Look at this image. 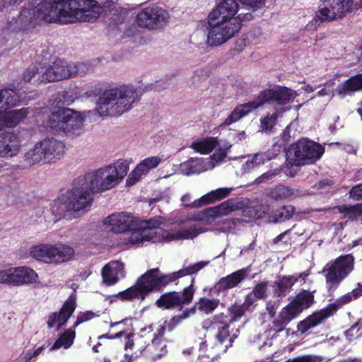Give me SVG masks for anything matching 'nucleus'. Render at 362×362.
I'll return each instance as SVG.
<instances>
[{"label": "nucleus", "instance_id": "49", "mask_svg": "<svg viewBox=\"0 0 362 362\" xmlns=\"http://www.w3.org/2000/svg\"><path fill=\"white\" fill-rule=\"evenodd\" d=\"M278 117L276 112L268 115L261 119V128L263 130H270L275 125Z\"/></svg>", "mask_w": 362, "mask_h": 362}, {"label": "nucleus", "instance_id": "64", "mask_svg": "<svg viewBox=\"0 0 362 362\" xmlns=\"http://www.w3.org/2000/svg\"><path fill=\"white\" fill-rule=\"evenodd\" d=\"M152 330H153V327H152V325H150V326H148V327H145V328L142 329L141 330V332L142 333H144V332H148V333H150L151 332H152Z\"/></svg>", "mask_w": 362, "mask_h": 362}, {"label": "nucleus", "instance_id": "5", "mask_svg": "<svg viewBox=\"0 0 362 362\" xmlns=\"http://www.w3.org/2000/svg\"><path fill=\"white\" fill-rule=\"evenodd\" d=\"M298 94L293 90L282 86L262 91L256 99L235 107L232 112L225 119L221 126H229L239 121L252 110L258 108L265 103L274 102L278 105H285L296 98Z\"/></svg>", "mask_w": 362, "mask_h": 362}, {"label": "nucleus", "instance_id": "9", "mask_svg": "<svg viewBox=\"0 0 362 362\" xmlns=\"http://www.w3.org/2000/svg\"><path fill=\"white\" fill-rule=\"evenodd\" d=\"M207 264L208 262H199L166 275L161 274L158 269H153L141 276L136 284L145 297L151 291L159 289L160 287L173 282L179 278L198 272Z\"/></svg>", "mask_w": 362, "mask_h": 362}, {"label": "nucleus", "instance_id": "6", "mask_svg": "<svg viewBox=\"0 0 362 362\" xmlns=\"http://www.w3.org/2000/svg\"><path fill=\"white\" fill-rule=\"evenodd\" d=\"M28 113L26 108L0 112V158H12L21 151L22 141L18 134L3 130L5 127H15L26 117Z\"/></svg>", "mask_w": 362, "mask_h": 362}, {"label": "nucleus", "instance_id": "16", "mask_svg": "<svg viewBox=\"0 0 362 362\" xmlns=\"http://www.w3.org/2000/svg\"><path fill=\"white\" fill-rule=\"evenodd\" d=\"M238 208V204L235 200L228 199L220 205L208 208L196 214L192 219L199 221L202 224H218L223 216Z\"/></svg>", "mask_w": 362, "mask_h": 362}, {"label": "nucleus", "instance_id": "3", "mask_svg": "<svg viewBox=\"0 0 362 362\" xmlns=\"http://www.w3.org/2000/svg\"><path fill=\"white\" fill-rule=\"evenodd\" d=\"M163 223L161 218L148 221H139L136 219L134 226L130 227L127 231L128 242L132 244H141L145 242L168 243L176 240L192 239L203 232L195 224L189 225L187 229L168 231L161 227Z\"/></svg>", "mask_w": 362, "mask_h": 362}, {"label": "nucleus", "instance_id": "39", "mask_svg": "<svg viewBox=\"0 0 362 362\" xmlns=\"http://www.w3.org/2000/svg\"><path fill=\"white\" fill-rule=\"evenodd\" d=\"M339 212L344 214V218L357 221L362 220V203L353 206L342 205L337 207Z\"/></svg>", "mask_w": 362, "mask_h": 362}, {"label": "nucleus", "instance_id": "19", "mask_svg": "<svg viewBox=\"0 0 362 362\" xmlns=\"http://www.w3.org/2000/svg\"><path fill=\"white\" fill-rule=\"evenodd\" d=\"M238 11V4L235 0H223L209 16L241 27L243 18Z\"/></svg>", "mask_w": 362, "mask_h": 362}, {"label": "nucleus", "instance_id": "27", "mask_svg": "<svg viewBox=\"0 0 362 362\" xmlns=\"http://www.w3.org/2000/svg\"><path fill=\"white\" fill-rule=\"evenodd\" d=\"M161 162L159 156L148 157L136 165L135 168L131 172L127 178L129 185H134L140 177L147 174L151 170L156 168Z\"/></svg>", "mask_w": 362, "mask_h": 362}, {"label": "nucleus", "instance_id": "48", "mask_svg": "<svg viewBox=\"0 0 362 362\" xmlns=\"http://www.w3.org/2000/svg\"><path fill=\"white\" fill-rule=\"evenodd\" d=\"M362 295V286L354 288L351 292L347 293L341 296L337 301L339 305H344L356 299Z\"/></svg>", "mask_w": 362, "mask_h": 362}, {"label": "nucleus", "instance_id": "13", "mask_svg": "<svg viewBox=\"0 0 362 362\" xmlns=\"http://www.w3.org/2000/svg\"><path fill=\"white\" fill-rule=\"evenodd\" d=\"M354 259L350 255L338 257L334 262L327 264L323 272H327L326 281L329 290L335 287L354 269Z\"/></svg>", "mask_w": 362, "mask_h": 362}, {"label": "nucleus", "instance_id": "44", "mask_svg": "<svg viewBox=\"0 0 362 362\" xmlns=\"http://www.w3.org/2000/svg\"><path fill=\"white\" fill-rule=\"evenodd\" d=\"M293 194V190L288 187L284 185H279L272 188L269 195L275 199H282L289 197Z\"/></svg>", "mask_w": 362, "mask_h": 362}, {"label": "nucleus", "instance_id": "53", "mask_svg": "<svg viewBox=\"0 0 362 362\" xmlns=\"http://www.w3.org/2000/svg\"><path fill=\"white\" fill-rule=\"evenodd\" d=\"M279 173V171L278 170H274L273 171H271V170L268 171V172L262 174L259 177H257L255 180V182L256 184H259V183L264 182L272 179L274 176H276Z\"/></svg>", "mask_w": 362, "mask_h": 362}, {"label": "nucleus", "instance_id": "50", "mask_svg": "<svg viewBox=\"0 0 362 362\" xmlns=\"http://www.w3.org/2000/svg\"><path fill=\"white\" fill-rule=\"evenodd\" d=\"M44 346H41L35 349H30L24 351L20 356L21 362H29L33 358L37 357L43 350Z\"/></svg>", "mask_w": 362, "mask_h": 362}, {"label": "nucleus", "instance_id": "62", "mask_svg": "<svg viewBox=\"0 0 362 362\" xmlns=\"http://www.w3.org/2000/svg\"><path fill=\"white\" fill-rule=\"evenodd\" d=\"M287 232H284L279 235H278L276 238H275L273 240L274 243H277L283 240L284 237L286 235Z\"/></svg>", "mask_w": 362, "mask_h": 362}, {"label": "nucleus", "instance_id": "18", "mask_svg": "<svg viewBox=\"0 0 362 362\" xmlns=\"http://www.w3.org/2000/svg\"><path fill=\"white\" fill-rule=\"evenodd\" d=\"M167 329L171 331L173 327L166 321L163 325H159L156 332L153 334L151 343L148 344L143 351L145 356L156 360L167 354V343L163 339Z\"/></svg>", "mask_w": 362, "mask_h": 362}, {"label": "nucleus", "instance_id": "61", "mask_svg": "<svg viewBox=\"0 0 362 362\" xmlns=\"http://www.w3.org/2000/svg\"><path fill=\"white\" fill-rule=\"evenodd\" d=\"M336 362H362L361 358H347L345 359L339 360Z\"/></svg>", "mask_w": 362, "mask_h": 362}, {"label": "nucleus", "instance_id": "2", "mask_svg": "<svg viewBox=\"0 0 362 362\" xmlns=\"http://www.w3.org/2000/svg\"><path fill=\"white\" fill-rule=\"evenodd\" d=\"M103 8L93 0H58L42 2L31 12L24 9L19 17L8 23V30L16 31L27 27L33 21L72 23L76 21H94Z\"/></svg>", "mask_w": 362, "mask_h": 362}, {"label": "nucleus", "instance_id": "1", "mask_svg": "<svg viewBox=\"0 0 362 362\" xmlns=\"http://www.w3.org/2000/svg\"><path fill=\"white\" fill-rule=\"evenodd\" d=\"M129 162L118 159L86 175L78 186L58 197L50 204L53 214L71 218L90 207L92 193L103 192L115 187L127 175Z\"/></svg>", "mask_w": 362, "mask_h": 362}, {"label": "nucleus", "instance_id": "22", "mask_svg": "<svg viewBox=\"0 0 362 362\" xmlns=\"http://www.w3.org/2000/svg\"><path fill=\"white\" fill-rule=\"evenodd\" d=\"M136 218L130 214L125 212L115 213L103 221V224L113 233L127 232L130 227L134 226Z\"/></svg>", "mask_w": 362, "mask_h": 362}, {"label": "nucleus", "instance_id": "37", "mask_svg": "<svg viewBox=\"0 0 362 362\" xmlns=\"http://www.w3.org/2000/svg\"><path fill=\"white\" fill-rule=\"evenodd\" d=\"M362 89V74L351 77L337 90V94L344 98L350 93Z\"/></svg>", "mask_w": 362, "mask_h": 362}, {"label": "nucleus", "instance_id": "29", "mask_svg": "<svg viewBox=\"0 0 362 362\" xmlns=\"http://www.w3.org/2000/svg\"><path fill=\"white\" fill-rule=\"evenodd\" d=\"M246 269H239L226 277L221 278L214 286V290L218 293L233 288L242 282L248 275Z\"/></svg>", "mask_w": 362, "mask_h": 362}, {"label": "nucleus", "instance_id": "43", "mask_svg": "<svg viewBox=\"0 0 362 362\" xmlns=\"http://www.w3.org/2000/svg\"><path fill=\"white\" fill-rule=\"evenodd\" d=\"M117 297L120 298L122 300H132L135 298H141L142 300L144 299L141 290L138 287L137 284L134 286L130 287L127 290L119 292Z\"/></svg>", "mask_w": 362, "mask_h": 362}, {"label": "nucleus", "instance_id": "41", "mask_svg": "<svg viewBox=\"0 0 362 362\" xmlns=\"http://www.w3.org/2000/svg\"><path fill=\"white\" fill-rule=\"evenodd\" d=\"M44 71V68L42 67L40 64H33L24 72L23 75V80L25 82H29L31 80H33L37 83H44L45 81L40 80Z\"/></svg>", "mask_w": 362, "mask_h": 362}, {"label": "nucleus", "instance_id": "31", "mask_svg": "<svg viewBox=\"0 0 362 362\" xmlns=\"http://www.w3.org/2000/svg\"><path fill=\"white\" fill-rule=\"evenodd\" d=\"M30 99V97L20 96L13 89L0 90V110L18 105L21 102H25Z\"/></svg>", "mask_w": 362, "mask_h": 362}, {"label": "nucleus", "instance_id": "57", "mask_svg": "<svg viewBox=\"0 0 362 362\" xmlns=\"http://www.w3.org/2000/svg\"><path fill=\"white\" fill-rule=\"evenodd\" d=\"M23 0H3V2L6 9H10L11 7L17 6L23 2Z\"/></svg>", "mask_w": 362, "mask_h": 362}, {"label": "nucleus", "instance_id": "36", "mask_svg": "<svg viewBox=\"0 0 362 362\" xmlns=\"http://www.w3.org/2000/svg\"><path fill=\"white\" fill-rule=\"evenodd\" d=\"M218 146V143L216 138L207 137L193 141L191 144V148L196 152L202 154H207L214 149H216V151L218 150V148H216ZM219 149L221 148H219Z\"/></svg>", "mask_w": 362, "mask_h": 362}, {"label": "nucleus", "instance_id": "21", "mask_svg": "<svg viewBox=\"0 0 362 362\" xmlns=\"http://www.w3.org/2000/svg\"><path fill=\"white\" fill-rule=\"evenodd\" d=\"M76 308V296L71 295L64 302L59 312L51 313L47 320L49 328L55 327L57 330L66 323Z\"/></svg>", "mask_w": 362, "mask_h": 362}, {"label": "nucleus", "instance_id": "10", "mask_svg": "<svg viewBox=\"0 0 362 362\" xmlns=\"http://www.w3.org/2000/svg\"><path fill=\"white\" fill-rule=\"evenodd\" d=\"M30 255L47 264H59L72 259L74 250L63 244L42 243L33 246L30 250Z\"/></svg>", "mask_w": 362, "mask_h": 362}, {"label": "nucleus", "instance_id": "60", "mask_svg": "<svg viewBox=\"0 0 362 362\" xmlns=\"http://www.w3.org/2000/svg\"><path fill=\"white\" fill-rule=\"evenodd\" d=\"M134 343L132 337L129 334H127L125 338V349H132L133 347Z\"/></svg>", "mask_w": 362, "mask_h": 362}, {"label": "nucleus", "instance_id": "17", "mask_svg": "<svg viewBox=\"0 0 362 362\" xmlns=\"http://www.w3.org/2000/svg\"><path fill=\"white\" fill-rule=\"evenodd\" d=\"M40 80L45 82H54L76 76L78 67L74 64L64 61L54 62L48 68H44Z\"/></svg>", "mask_w": 362, "mask_h": 362}, {"label": "nucleus", "instance_id": "28", "mask_svg": "<svg viewBox=\"0 0 362 362\" xmlns=\"http://www.w3.org/2000/svg\"><path fill=\"white\" fill-rule=\"evenodd\" d=\"M124 276V265L118 261L107 263L102 269L103 281L107 286L115 284Z\"/></svg>", "mask_w": 362, "mask_h": 362}, {"label": "nucleus", "instance_id": "54", "mask_svg": "<svg viewBox=\"0 0 362 362\" xmlns=\"http://www.w3.org/2000/svg\"><path fill=\"white\" fill-rule=\"evenodd\" d=\"M279 304L280 301L279 300H269L267 303V310L271 317H274L275 315Z\"/></svg>", "mask_w": 362, "mask_h": 362}, {"label": "nucleus", "instance_id": "8", "mask_svg": "<svg viewBox=\"0 0 362 362\" xmlns=\"http://www.w3.org/2000/svg\"><path fill=\"white\" fill-rule=\"evenodd\" d=\"M247 310L244 304H235L229 308L230 319L223 314L215 316L212 325L213 328L216 331L214 334L215 346L221 351L225 352L232 346L234 339L238 334V329L232 327V324L241 317Z\"/></svg>", "mask_w": 362, "mask_h": 362}, {"label": "nucleus", "instance_id": "30", "mask_svg": "<svg viewBox=\"0 0 362 362\" xmlns=\"http://www.w3.org/2000/svg\"><path fill=\"white\" fill-rule=\"evenodd\" d=\"M48 162L59 158L64 153V144L54 138H48L40 141Z\"/></svg>", "mask_w": 362, "mask_h": 362}, {"label": "nucleus", "instance_id": "59", "mask_svg": "<svg viewBox=\"0 0 362 362\" xmlns=\"http://www.w3.org/2000/svg\"><path fill=\"white\" fill-rule=\"evenodd\" d=\"M330 94L332 95V90L331 89L327 88L325 87H324L323 88H322L320 90H319L317 93V95L319 97L329 95Z\"/></svg>", "mask_w": 362, "mask_h": 362}, {"label": "nucleus", "instance_id": "25", "mask_svg": "<svg viewBox=\"0 0 362 362\" xmlns=\"http://www.w3.org/2000/svg\"><path fill=\"white\" fill-rule=\"evenodd\" d=\"M309 275V271H305L291 276L279 277L272 285L274 295L277 297L285 296L296 283H304Z\"/></svg>", "mask_w": 362, "mask_h": 362}, {"label": "nucleus", "instance_id": "23", "mask_svg": "<svg viewBox=\"0 0 362 362\" xmlns=\"http://www.w3.org/2000/svg\"><path fill=\"white\" fill-rule=\"evenodd\" d=\"M194 291L191 286L185 288L182 293L172 292L163 294L157 300L158 307L165 309L179 306L191 302Z\"/></svg>", "mask_w": 362, "mask_h": 362}, {"label": "nucleus", "instance_id": "51", "mask_svg": "<svg viewBox=\"0 0 362 362\" xmlns=\"http://www.w3.org/2000/svg\"><path fill=\"white\" fill-rule=\"evenodd\" d=\"M267 282L262 281L257 284L251 292L258 299H264L267 297Z\"/></svg>", "mask_w": 362, "mask_h": 362}, {"label": "nucleus", "instance_id": "7", "mask_svg": "<svg viewBox=\"0 0 362 362\" xmlns=\"http://www.w3.org/2000/svg\"><path fill=\"white\" fill-rule=\"evenodd\" d=\"M360 8H362V0H320L314 18L306 28L316 30L322 23L341 19Z\"/></svg>", "mask_w": 362, "mask_h": 362}, {"label": "nucleus", "instance_id": "42", "mask_svg": "<svg viewBox=\"0 0 362 362\" xmlns=\"http://www.w3.org/2000/svg\"><path fill=\"white\" fill-rule=\"evenodd\" d=\"M65 121L64 109H60L51 114L48 120V123L52 129L57 131L64 132V129H66V127H67L65 124Z\"/></svg>", "mask_w": 362, "mask_h": 362}, {"label": "nucleus", "instance_id": "56", "mask_svg": "<svg viewBox=\"0 0 362 362\" xmlns=\"http://www.w3.org/2000/svg\"><path fill=\"white\" fill-rule=\"evenodd\" d=\"M258 299L255 297L252 292L248 293L245 298L244 305L249 310L254 303Z\"/></svg>", "mask_w": 362, "mask_h": 362}, {"label": "nucleus", "instance_id": "47", "mask_svg": "<svg viewBox=\"0 0 362 362\" xmlns=\"http://www.w3.org/2000/svg\"><path fill=\"white\" fill-rule=\"evenodd\" d=\"M14 267L0 271V284L14 285Z\"/></svg>", "mask_w": 362, "mask_h": 362}, {"label": "nucleus", "instance_id": "38", "mask_svg": "<svg viewBox=\"0 0 362 362\" xmlns=\"http://www.w3.org/2000/svg\"><path fill=\"white\" fill-rule=\"evenodd\" d=\"M75 337L76 332L74 327L66 329L59 337L49 350L54 351L61 348L69 349L73 344Z\"/></svg>", "mask_w": 362, "mask_h": 362}, {"label": "nucleus", "instance_id": "24", "mask_svg": "<svg viewBox=\"0 0 362 362\" xmlns=\"http://www.w3.org/2000/svg\"><path fill=\"white\" fill-rule=\"evenodd\" d=\"M230 189L219 188L216 190L211 191L208 194L202 196L200 199H196L193 202H192L190 194H185L181 197L180 200L183 206L196 208L223 199L230 193Z\"/></svg>", "mask_w": 362, "mask_h": 362}, {"label": "nucleus", "instance_id": "58", "mask_svg": "<svg viewBox=\"0 0 362 362\" xmlns=\"http://www.w3.org/2000/svg\"><path fill=\"white\" fill-rule=\"evenodd\" d=\"M339 76L336 75L332 78H330L324 83V86L327 88H329L333 91V87L336 85V81H339Z\"/></svg>", "mask_w": 362, "mask_h": 362}, {"label": "nucleus", "instance_id": "4", "mask_svg": "<svg viewBox=\"0 0 362 362\" xmlns=\"http://www.w3.org/2000/svg\"><path fill=\"white\" fill-rule=\"evenodd\" d=\"M139 98L137 89L132 85H123L105 90L97 102V111L101 116H118L129 110Z\"/></svg>", "mask_w": 362, "mask_h": 362}, {"label": "nucleus", "instance_id": "35", "mask_svg": "<svg viewBox=\"0 0 362 362\" xmlns=\"http://www.w3.org/2000/svg\"><path fill=\"white\" fill-rule=\"evenodd\" d=\"M40 142H37L24 154V160L29 165L48 163Z\"/></svg>", "mask_w": 362, "mask_h": 362}, {"label": "nucleus", "instance_id": "52", "mask_svg": "<svg viewBox=\"0 0 362 362\" xmlns=\"http://www.w3.org/2000/svg\"><path fill=\"white\" fill-rule=\"evenodd\" d=\"M95 317H96V315L92 311L87 310L85 312L78 313L77 315L76 320L74 324V328H76L77 326H78L80 324L83 322L92 320Z\"/></svg>", "mask_w": 362, "mask_h": 362}, {"label": "nucleus", "instance_id": "32", "mask_svg": "<svg viewBox=\"0 0 362 362\" xmlns=\"http://www.w3.org/2000/svg\"><path fill=\"white\" fill-rule=\"evenodd\" d=\"M279 146H274L272 152L268 151L264 153H255L251 158L248 159L243 165L244 172L253 169L255 167L263 165L266 161L275 158L279 151Z\"/></svg>", "mask_w": 362, "mask_h": 362}, {"label": "nucleus", "instance_id": "11", "mask_svg": "<svg viewBox=\"0 0 362 362\" xmlns=\"http://www.w3.org/2000/svg\"><path fill=\"white\" fill-rule=\"evenodd\" d=\"M324 148L308 139H300L288 149V158L293 165L312 164L319 160L324 153Z\"/></svg>", "mask_w": 362, "mask_h": 362}, {"label": "nucleus", "instance_id": "20", "mask_svg": "<svg viewBox=\"0 0 362 362\" xmlns=\"http://www.w3.org/2000/svg\"><path fill=\"white\" fill-rule=\"evenodd\" d=\"M168 13L160 7H148L137 15V21L140 26L154 28L168 21Z\"/></svg>", "mask_w": 362, "mask_h": 362}, {"label": "nucleus", "instance_id": "15", "mask_svg": "<svg viewBox=\"0 0 362 362\" xmlns=\"http://www.w3.org/2000/svg\"><path fill=\"white\" fill-rule=\"evenodd\" d=\"M314 296L307 291L298 293L288 305L281 309L279 313V323L286 325L297 317L303 310L308 308L313 303Z\"/></svg>", "mask_w": 362, "mask_h": 362}, {"label": "nucleus", "instance_id": "40", "mask_svg": "<svg viewBox=\"0 0 362 362\" xmlns=\"http://www.w3.org/2000/svg\"><path fill=\"white\" fill-rule=\"evenodd\" d=\"M220 304V300L215 298H202L195 304V308L204 314L213 313Z\"/></svg>", "mask_w": 362, "mask_h": 362}, {"label": "nucleus", "instance_id": "63", "mask_svg": "<svg viewBox=\"0 0 362 362\" xmlns=\"http://www.w3.org/2000/svg\"><path fill=\"white\" fill-rule=\"evenodd\" d=\"M315 90V88L313 87L310 85H306L304 88V90L307 93L313 92Z\"/></svg>", "mask_w": 362, "mask_h": 362}, {"label": "nucleus", "instance_id": "12", "mask_svg": "<svg viewBox=\"0 0 362 362\" xmlns=\"http://www.w3.org/2000/svg\"><path fill=\"white\" fill-rule=\"evenodd\" d=\"M240 29V25L209 16L206 22V44L211 47L223 45L233 37Z\"/></svg>", "mask_w": 362, "mask_h": 362}, {"label": "nucleus", "instance_id": "46", "mask_svg": "<svg viewBox=\"0 0 362 362\" xmlns=\"http://www.w3.org/2000/svg\"><path fill=\"white\" fill-rule=\"evenodd\" d=\"M346 337L349 341H353L362 336V320L345 332Z\"/></svg>", "mask_w": 362, "mask_h": 362}, {"label": "nucleus", "instance_id": "34", "mask_svg": "<svg viewBox=\"0 0 362 362\" xmlns=\"http://www.w3.org/2000/svg\"><path fill=\"white\" fill-rule=\"evenodd\" d=\"M64 114L66 120L64 122L67 126L64 132L74 133L81 127L84 118L80 112L71 109H64Z\"/></svg>", "mask_w": 362, "mask_h": 362}, {"label": "nucleus", "instance_id": "45", "mask_svg": "<svg viewBox=\"0 0 362 362\" xmlns=\"http://www.w3.org/2000/svg\"><path fill=\"white\" fill-rule=\"evenodd\" d=\"M294 214V207L291 205L285 206L275 211L274 221H283L289 219Z\"/></svg>", "mask_w": 362, "mask_h": 362}, {"label": "nucleus", "instance_id": "33", "mask_svg": "<svg viewBox=\"0 0 362 362\" xmlns=\"http://www.w3.org/2000/svg\"><path fill=\"white\" fill-rule=\"evenodd\" d=\"M14 286L33 284L37 280V273L29 267H14Z\"/></svg>", "mask_w": 362, "mask_h": 362}, {"label": "nucleus", "instance_id": "55", "mask_svg": "<svg viewBox=\"0 0 362 362\" xmlns=\"http://www.w3.org/2000/svg\"><path fill=\"white\" fill-rule=\"evenodd\" d=\"M349 194L350 197L355 200L362 199V184L352 187Z\"/></svg>", "mask_w": 362, "mask_h": 362}, {"label": "nucleus", "instance_id": "14", "mask_svg": "<svg viewBox=\"0 0 362 362\" xmlns=\"http://www.w3.org/2000/svg\"><path fill=\"white\" fill-rule=\"evenodd\" d=\"M225 149L217 150L208 158H192L180 164V171L185 175L199 174L212 170L219 165L226 157Z\"/></svg>", "mask_w": 362, "mask_h": 362}, {"label": "nucleus", "instance_id": "26", "mask_svg": "<svg viewBox=\"0 0 362 362\" xmlns=\"http://www.w3.org/2000/svg\"><path fill=\"white\" fill-rule=\"evenodd\" d=\"M334 312L335 308L333 306L329 305L326 308L314 313L313 315L308 316L304 320L300 322L298 324V331L302 334L306 332L310 329L313 328L323 322L327 318L332 315Z\"/></svg>", "mask_w": 362, "mask_h": 362}]
</instances>
